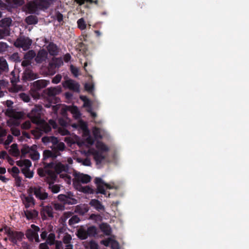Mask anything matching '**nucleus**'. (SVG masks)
<instances>
[{"label":"nucleus","instance_id":"obj_1","mask_svg":"<svg viewBox=\"0 0 249 249\" xmlns=\"http://www.w3.org/2000/svg\"><path fill=\"white\" fill-rule=\"evenodd\" d=\"M53 2V0H33L27 2L25 7L30 14H38L40 10L47 9Z\"/></svg>","mask_w":249,"mask_h":249},{"label":"nucleus","instance_id":"obj_2","mask_svg":"<svg viewBox=\"0 0 249 249\" xmlns=\"http://www.w3.org/2000/svg\"><path fill=\"white\" fill-rule=\"evenodd\" d=\"M5 233L7 235L9 241L14 245H17L18 241H21L24 237V233L21 231L12 230L10 228L4 227Z\"/></svg>","mask_w":249,"mask_h":249},{"label":"nucleus","instance_id":"obj_3","mask_svg":"<svg viewBox=\"0 0 249 249\" xmlns=\"http://www.w3.org/2000/svg\"><path fill=\"white\" fill-rule=\"evenodd\" d=\"M50 82L48 80L41 79L34 82L31 84V88L30 91L32 94V96L35 98H37L40 96L38 91L42 89L45 88Z\"/></svg>","mask_w":249,"mask_h":249},{"label":"nucleus","instance_id":"obj_4","mask_svg":"<svg viewBox=\"0 0 249 249\" xmlns=\"http://www.w3.org/2000/svg\"><path fill=\"white\" fill-rule=\"evenodd\" d=\"M32 40L24 36L18 37L14 42V45L16 48H21L23 51L29 50L32 44Z\"/></svg>","mask_w":249,"mask_h":249},{"label":"nucleus","instance_id":"obj_5","mask_svg":"<svg viewBox=\"0 0 249 249\" xmlns=\"http://www.w3.org/2000/svg\"><path fill=\"white\" fill-rule=\"evenodd\" d=\"M41 107L36 106L28 114L27 116L34 124H38L42 122L41 118Z\"/></svg>","mask_w":249,"mask_h":249},{"label":"nucleus","instance_id":"obj_6","mask_svg":"<svg viewBox=\"0 0 249 249\" xmlns=\"http://www.w3.org/2000/svg\"><path fill=\"white\" fill-rule=\"evenodd\" d=\"M34 193L36 197L40 200H44L48 198V194L42 187L37 186L31 187L29 189Z\"/></svg>","mask_w":249,"mask_h":249},{"label":"nucleus","instance_id":"obj_7","mask_svg":"<svg viewBox=\"0 0 249 249\" xmlns=\"http://www.w3.org/2000/svg\"><path fill=\"white\" fill-rule=\"evenodd\" d=\"M94 182L96 185V189L95 190L94 194H101L106 197H110V193L105 190L104 185L105 181L100 178H96L94 179Z\"/></svg>","mask_w":249,"mask_h":249},{"label":"nucleus","instance_id":"obj_8","mask_svg":"<svg viewBox=\"0 0 249 249\" xmlns=\"http://www.w3.org/2000/svg\"><path fill=\"white\" fill-rule=\"evenodd\" d=\"M73 195L71 193H69L67 195L60 194L57 196L58 199L63 202L64 204L72 205L77 203V200L72 198Z\"/></svg>","mask_w":249,"mask_h":249},{"label":"nucleus","instance_id":"obj_9","mask_svg":"<svg viewBox=\"0 0 249 249\" xmlns=\"http://www.w3.org/2000/svg\"><path fill=\"white\" fill-rule=\"evenodd\" d=\"M63 86L65 88H67L71 90L76 92L80 91V85L75 81L69 79L65 81L63 84Z\"/></svg>","mask_w":249,"mask_h":249},{"label":"nucleus","instance_id":"obj_10","mask_svg":"<svg viewBox=\"0 0 249 249\" xmlns=\"http://www.w3.org/2000/svg\"><path fill=\"white\" fill-rule=\"evenodd\" d=\"M41 218L43 220H47L48 217L53 218V208L51 206L47 205L43 207L40 211Z\"/></svg>","mask_w":249,"mask_h":249},{"label":"nucleus","instance_id":"obj_11","mask_svg":"<svg viewBox=\"0 0 249 249\" xmlns=\"http://www.w3.org/2000/svg\"><path fill=\"white\" fill-rule=\"evenodd\" d=\"M39 78L37 73H35L33 71L26 69L23 72L22 76L23 80L24 81H31Z\"/></svg>","mask_w":249,"mask_h":249},{"label":"nucleus","instance_id":"obj_12","mask_svg":"<svg viewBox=\"0 0 249 249\" xmlns=\"http://www.w3.org/2000/svg\"><path fill=\"white\" fill-rule=\"evenodd\" d=\"M48 58V53L44 49L39 50L35 56V61L37 64H40L46 61Z\"/></svg>","mask_w":249,"mask_h":249},{"label":"nucleus","instance_id":"obj_13","mask_svg":"<svg viewBox=\"0 0 249 249\" xmlns=\"http://www.w3.org/2000/svg\"><path fill=\"white\" fill-rule=\"evenodd\" d=\"M46 93L49 97H54L59 94L62 91V88L60 86L51 87L46 89Z\"/></svg>","mask_w":249,"mask_h":249},{"label":"nucleus","instance_id":"obj_14","mask_svg":"<svg viewBox=\"0 0 249 249\" xmlns=\"http://www.w3.org/2000/svg\"><path fill=\"white\" fill-rule=\"evenodd\" d=\"M45 181L47 183L49 182L55 181L57 178V175L55 172L50 170L46 169Z\"/></svg>","mask_w":249,"mask_h":249},{"label":"nucleus","instance_id":"obj_15","mask_svg":"<svg viewBox=\"0 0 249 249\" xmlns=\"http://www.w3.org/2000/svg\"><path fill=\"white\" fill-rule=\"evenodd\" d=\"M54 170L56 174H59L62 172H67L68 166L67 164H63L59 162L55 163L54 166Z\"/></svg>","mask_w":249,"mask_h":249},{"label":"nucleus","instance_id":"obj_16","mask_svg":"<svg viewBox=\"0 0 249 249\" xmlns=\"http://www.w3.org/2000/svg\"><path fill=\"white\" fill-rule=\"evenodd\" d=\"M93 156L94 160L97 164H100L103 160L105 159V157L101 152L97 150H94L91 152Z\"/></svg>","mask_w":249,"mask_h":249},{"label":"nucleus","instance_id":"obj_17","mask_svg":"<svg viewBox=\"0 0 249 249\" xmlns=\"http://www.w3.org/2000/svg\"><path fill=\"white\" fill-rule=\"evenodd\" d=\"M75 178L78 182L83 183H88L91 180V177L88 175L84 174H78L75 176Z\"/></svg>","mask_w":249,"mask_h":249},{"label":"nucleus","instance_id":"obj_18","mask_svg":"<svg viewBox=\"0 0 249 249\" xmlns=\"http://www.w3.org/2000/svg\"><path fill=\"white\" fill-rule=\"evenodd\" d=\"M65 147V143L63 142H58L54 146H51L52 150L55 154H57L58 156L60 155V152L64 151Z\"/></svg>","mask_w":249,"mask_h":249},{"label":"nucleus","instance_id":"obj_19","mask_svg":"<svg viewBox=\"0 0 249 249\" xmlns=\"http://www.w3.org/2000/svg\"><path fill=\"white\" fill-rule=\"evenodd\" d=\"M89 204L98 211L101 210L104 211L105 210L104 206L102 205V203L97 199H91L89 202Z\"/></svg>","mask_w":249,"mask_h":249},{"label":"nucleus","instance_id":"obj_20","mask_svg":"<svg viewBox=\"0 0 249 249\" xmlns=\"http://www.w3.org/2000/svg\"><path fill=\"white\" fill-rule=\"evenodd\" d=\"M76 235L80 240H85L89 237L86 230L83 228L77 230Z\"/></svg>","mask_w":249,"mask_h":249},{"label":"nucleus","instance_id":"obj_21","mask_svg":"<svg viewBox=\"0 0 249 249\" xmlns=\"http://www.w3.org/2000/svg\"><path fill=\"white\" fill-rule=\"evenodd\" d=\"M8 71V65L6 60L4 59H0V75Z\"/></svg>","mask_w":249,"mask_h":249},{"label":"nucleus","instance_id":"obj_22","mask_svg":"<svg viewBox=\"0 0 249 249\" xmlns=\"http://www.w3.org/2000/svg\"><path fill=\"white\" fill-rule=\"evenodd\" d=\"M100 229L106 235H109L111 232V229L110 226L106 223H103L100 225Z\"/></svg>","mask_w":249,"mask_h":249},{"label":"nucleus","instance_id":"obj_23","mask_svg":"<svg viewBox=\"0 0 249 249\" xmlns=\"http://www.w3.org/2000/svg\"><path fill=\"white\" fill-rule=\"evenodd\" d=\"M58 156L57 154L55 153L52 150H45L43 151V160H45L49 158H52L53 159H55Z\"/></svg>","mask_w":249,"mask_h":249},{"label":"nucleus","instance_id":"obj_24","mask_svg":"<svg viewBox=\"0 0 249 249\" xmlns=\"http://www.w3.org/2000/svg\"><path fill=\"white\" fill-rule=\"evenodd\" d=\"M47 49L49 53L52 55H55L58 52L57 46L53 42L49 43Z\"/></svg>","mask_w":249,"mask_h":249},{"label":"nucleus","instance_id":"obj_25","mask_svg":"<svg viewBox=\"0 0 249 249\" xmlns=\"http://www.w3.org/2000/svg\"><path fill=\"white\" fill-rule=\"evenodd\" d=\"M12 19L10 18H5L0 21V26L1 28L10 29L9 27L12 24Z\"/></svg>","mask_w":249,"mask_h":249},{"label":"nucleus","instance_id":"obj_26","mask_svg":"<svg viewBox=\"0 0 249 249\" xmlns=\"http://www.w3.org/2000/svg\"><path fill=\"white\" fill-rule=\"evenodd\" d=\"M25 207L28 208L30 207L31 204L35 205V199L31 195H29L27 196H25L24 200H23Z\"/></svg>","mask_w":249,"mask_h":249},{"label":"nucleus","instance_id":"obj_27","mask_svg":"<svg viewBox=\"0 0 249 249\" xmlns=\"http://www.w3.org/2000/svg\"><path fill=\"white\" fill-rule=\"evenodd\" d=\"M55 181L49 182L48 189L54 194L58 193L60 190V185L54 184Z\"/></svg>","mask_w":249,"mask_h":249},{"label":"nucleus","instance_id":"obj_28","mask_svg":"<svg viewBox=\"0 0 249 249\" xmlns=\"http://www.w3.org/2000/svg\"><path fill=\"white\" fill-rule=\"evenodd\" d=\"M69 110L73 115V117L76 119L80 118L81 113L78 108L76 106H72L69 107Z\"/></svg>","mask_w":249,"mask_h":249},{"label":"nucleus","instance_id":"obj_29","mask_svg":"<svg viewBox=\"0 0 249 249\" xmlns=\"http://www.w3.org/2000/svg\"><path fill=\"white\" fill-rule=\"evenodd\" d=\"M39 124H40L39 129L41 131L47 133L51 131V127L47 123L41 122Z\"/></svg>","mask_w":249,"mask_h":249},{"label":"nucleus","instance_id":"obj_30","mask_svg":"<svg viewBox=\"0 0 249 249\" xmlns=\"http://www.w3.org/2000/svg\"><path fill=\"white\" fill-rule=\"evenodd\" d=\"M12 155L14 157L19 156L20 155V151L18 147L17 143H13L11 146V149L9 150Z\"/></svg>","mask_w":249,"mask_h":249},{"label":"nucleus","instance_id":"obj_31","mask_svg":"<svg viewBox=\"0 0 249 249\" xmlns=\"http://www.w3.org/2000/svg\"><path fill=\"white\" fill-rule=\"evenodd\" d=\"M33 147L34 146L29 147L26 144L24 145L21 149V158L25 157L27 154H30Z\"/></svg>","mask_w":249,"mask_h":249},{"label":"nucleus","instance_id":"obj_32","mask_svg":"<svg viewBox=\"0 0 249 249\" xmlns=\"http://www.w3.org/2000/svg\"><path fill=\"white\" fill-rule=\"evenodd\" d=\"M24 213L26 218L28 220H30L35 218L37 215L38 213L36 210L33 211L26 210L24 211Z\"/></svg>","mask_w":249,"mask_h":249},{"label":"nucleus","instance_id":"obj_33","mask_svg":"<svg viewBox=\"0 0 249 249\" xmlns=\"http://www.w3.org/2000/svg\"><path fill=\"white\" fill-rule=\"evenodd\" d=\"M25 21L28 25L36 24L38 22V19L36 16L30 15L26 17Z\"/></svg>","mask_w":249,"mask_h":249},{"label":"nucleus","instance_id":"obj_34","mask_svg":"<svg viewBox=\"0 0 249 249\" xmlns=\"http://www.w3.org/2000/svg\"><path fill=\"white\" fill-rule=\"evenodd\" d=\"M86 231L89 237H94L97 234V228L94 226H89Z\"/></svg>","mask_w":249,"mask_h":249},{"label":"nucleus","instance_id":"obj_35","mask_svg":"<svg viewBox=\"0 0 249 249\" xmlns=\"http://www.w3.org/2000/svg\"><path fill=\"white\" fill-rule=\"evenodd\" d=\"M88 211L89 209L86 206H77L75 212L81 215H84Z\"/></svg>","mask_w":249,"mask_h":249},{"label":"nucleus","instance_id":"obj_36","mask_svg":"<svg viewBox=\"0 0 249 249\" xmlns=\"http://www.w3.org/2000/svg\"><path fill=\"white\" fill-rule=\"evenodd\" d=\"M56 66H55V64H54L53 62H50L47 67V74L50 75L54 74L56 72Z\"/></svg>","mask_w":249,"mask_h":249},{"label":"nucleus","instance_id":"obj_37","mask_svg":"<svg viewBox=\"0 0 249 249\" xmlns=\"http://www.w3.org/2000/svg\"><path fill=\"white\" fill-rule=\"evenodd\" d=\"M6 2L12 7L21 6L24 2V0H6Z\"/></svg>","mask_w":249,"mask_h":249},{"label":"nucleus","instance_id":"obj_38","mask_svg":"<svg viewBox=\"0 0 249 249\" xmlns=\"http://www.w3.org/2000/svg\"><path fill=\"white\" fill-rule=\"evenodd\" d=\"M79 190L86 194H94L95 193V189H92L89 186H81Z\"/></svg>","mask_w":249,"mask_h":249},{"label":"nucleus","instance_id":"obj_39","mask_svg":"<svg viewBox=\"0 0 249 249\" xmlns=\"http://www.w3.org/2000/svg\"><path fill=\"white\" fill-rule=\"evenodd\" d=\"M36 55V53L33 50H29L28 52H27L26 53H25L24 55V59H27L30 61L34 58H35V56Z\"/></svg>","mask_w":249,"mask_h":249},{"label":"nucleus","instance_id":"obj_40","mask_svg":"<svg viewBox=\"0 0 249 249\" xmlns=\"http://www.w3.org/2000/svg\"><path fill=\"white\" fill-rule=\"evenodd\" d=\"M39 157V153L33 147L29 154V157L33 160H37Z\"/></svg>","mask_w":249,"mask_h":249},{"label":"nucleus","instance_id":"obj_41","mask_svg":"<svg viewBox=\"0 0 249 249\" xmlns=\"http://www.w3.org/2000/svg\"><path fill=\"white\" fill-rule=\"evenodd\" d=\"M10 33V29L2 28V29H0V39H2L5 36H9Z\"/></svg>","mask_w":249,"mask_h":249},{"label":"nucleus","instance_id":"obj_42","mask_svg":"<svg viewBox=\"0 0 249 249\" xmlns=\"http://www.w3.org/2000/svg\"><path fill=\"white\" fill-rule=\"evenodd\" d=\"M21 172L27 178H31L33 177L34 173L30 171L29 168H22Z\"/></svg>","mask_w":249,"mask_h":249},{"label":"nucleus","instance_id":"obj_43","mask_svg":"<svg viewBox=\"0 0 249 249\" xmlns=\"http://www.w3.org/2000/svg\"><path fill=\"white\" fill-rule=\"evenodd\" d=\"M79 217L76 215L72 216L69 220V224L70 226L78 223L80 221Z\"/></svg>","mask_w":249,"mask_h":249},{"label":"nucleus","instance_id":"obj_44","mask_svg":"<svg viewBox=\"0 0 249 249\" xmlns=\"http://www.w3.org/2000/svg\"><path fill=\"white\" fill-rule=\"evenodd\" d=\"M53 18L56 19L59 23L61 22L63 20V15L58 11H56L53 16Z\"/></svg>","mask_w":249,"mask_h":249},{"label":"nucleus","instance_id":"obj_45","mask_svg":"<svg viewBox=\"0 0 249 249\" xmlns=\"http://www.w3.org/2000/svg\"><path fill=\"white\" fill-rule=\"evenodd\" d=\"M17 112L12 108H8L6 110L5 114L7 116L14 118H17Z\"/></svg>","mask_w":249,"mask_h":249},{"label":"nucleus","instance_id":"obj_46","mask_svg":"<svg viewBox=\"0 0 249 249\" xmlns=\"http://www.w3.org/2000/svg\"><path fill=\"white\" fill-rule=\"evenodd\" d=\"M78 27L81 30H84L86 28L87 25L83 18H81L77 20Z\"/></svg>","mask_w":249,"mask_h":249},{"label":"nucleus","instance_id":"obj_47","mask_svg":"<svg viewBox=\"0 0 249 249\" xmlns=\"http://www.w3.org/2000/svg\"><path fill=\"white\" fill-rule=\"evenodd\" d=\"M77 161L79 163H82V164L85 166H90L91 162L89 159L87 158L85 159H82L81 158H78L77 159Z\"/></svg>","mask_w":249,"mask_h":249},{"label":"nucleus","instance_id":"obj_48","mask_svg":"<svg viewBox=\"0 0 249 249\" xmlns=\"http://www.w3.org/2000/svg\"><path fill=\"white\" fill-rule=\"evenodd\" d=\"M75 1L79 5H82L84 4L85 1H87L90 3H95V4H97L98 3V0H75Z\"/></svg>","mask_w":249,"mask_h":249},{"label":"nucleus","instance_id":"obj_49","mask_svg":"<svg viewBox=\"0 0 249 249\" xmlns=\"http://www.w3.org/2000/svg\"><path fill=\"white\" fill-rule=\"evenodd\" d=\"M96 146L98 149L102 151L107 152L108 150L107 146L102 142L98 143Z\"/></svg>","mask_w":249,"mask_h":249},{"label":"nucleus","instance_id":"obj_50","mask_svg":"<svg viewBox=\"0 0 249 249\" xmlns=\"http://www.w3.org/2000/svg\"><path fill=\"white\" fill-rule=\"evenodd\" d=\"M26 235L27 237L29 238L30 237H35L36 236H37V233L36 232L33 231L31 229H28L27 231Z\"/></svg>","mask_w":249,"mask_h":249},{"label":"nucleus","instance_id":"obj_51","mask_svg":"<svg viewBox=\"0 0 249 249\" xmlns=\"http://www.w3.org/2000/svg\"><path fill=\"white\" fill-rule=\"evenodd\" d=\"M54 209L56 211H63L65 209L64 204H60L59 203H55L53 204Z\"/></svg>","mask_w":249,"mask_h":249},{"label":"nucleus","instance_id":"obj_52","mask_svg":"<svg viewBox=\"0 0 249 249\" xmlns=\"http://www.w3.org/2000/svg\"><path fill=\"white\" fill-rule=\"evenodd\" d=\"M89 249H99L98 244L94 240H91L89 243Z\"/></svg>","mask_w":249,"mask_h":249},{"label":"nucleus","instance_id":"obj_53","mask_svg":"<svg viewBox=\"0 0 249 249\" xmlns=\"http://www.w3.org/2000/svg\"><path fill=\"white\" fill-rule=\"evenodd\" d=\"M71 72L75 77H77L79 75V70L77 68L71 65L70 67Z\"/></svg>","mask_w":249,"mask_h":249},{"label":"nucleus","instance_id":"obj_54","mask_svg":"<svg viewBox=\"0 0 249 249\" xmlns=\"http://www.w3.org/2000/svg\"><path fill=\"white\" fill-rule=\"evenodd\" d=\"M20 97L25 102L28 103L30 100V96L28 94H27L25 93H20Z\"/></svg>","mask_w":249,"mask_h":249},{"label":"nucleus","instance_id":"obj_55","mask_svg":"<svg viewBox=\"0 0 249 249\" xmlns=\"http://www.w3.org/2000/svg\"><path fill=\"white\" fill-rule=\"evenodd\" d=\"M8 45L6 43L0 42V53H3L7 51Z\"/></svg>","mask_w":249,"mask_h":249},{"label":"nucleus","instance_id":"obj_56","mask_svg":"<svg viewBox=\"0 0 249 249\" xmlns=\"http://www.w3.org/2000/svg\"><path fill=\"white\" fill-rule=\"evenodd\" d=\"M52 62L54 64H55L56 68L60 67L63 64L62 60L59 58H55V59H53Z\"/></svg>","mask_w":249,"mask_h":249},{"label":"nucleus","instance_id":"obj_57","mask_svg":"<svg viewBox=\"0 0 249 249\" xmlns=\"http://www.w3.org/2000/svg\"><path fill=\"white\" fill-rule=\"evenodd\" d=\"M55 240V236L54 234L53 233H50L49 234L47 241L49 244L50 245H52L53 244Z\"/></svg>","mask_w":249,"mask_h":249},{"label":"nucleus","instance_id":"obj_58","mask_svg":"<svg viewBox=\"0 0 249 249\" xmlns=\"http://www.w3.org/2000/svg\"><path fill=\"white\" fill-rule=\"evenodd\" d=\"M43 164L44 165V168L46 169H53L55 165V163L53 162H51L50 163H46L44 162Z\"/></svg>","mask_w":249,"mask_h":249},{"label":"nucleus","instance_id":"obj_59","mask_svg":"<svg viewBox=\"0 0 249 249\" xmlns=\"http://www.w3.org/2000/svg\"><path fill=\"white\" fill-rule=\"evenodd\" d=\"M61 78V75L58 74L53 78L52 82L53 84H58L60 82Z\"/></svg>","mask_w":249,"mask_h":249},{"label":"nucleus","instance_id":"obj_60","mask_svg":"<svg viewBox=\"0 0 249 249\" xmlns=\"http://www.w3.org/2000/svg\"><path fill=\"white\" fill-rule=\"evenodd\" d=\"M46 169L44 168H39L37 169V174L40 177H46Z\"/></svg>","mask_w":249,"mask_h":249},{"label":"nucleus","instance_id":"obj_61","mask_svg":"<svg viewBox=\"0 0 249 249\" xmlns=\"http://www.w3.org/2000/svg\"><path fill=\"white\" fill-rule=\"evenodd\" d=\"M112 240L111 238H108L107 239L102 240L101 243L106 247H108L110 244L111 245Z\"/></svg>","mask_w":249,"mask_h":249},{"label":"nucleus","instance_id":"obj_62","mask_svg":"<svg viewBox=\"0 0 249 249\" xmlns=\"http://www.w3.org/2000/svg\"><path fill=\"white\" fill-rule=\"evenodd\" d=\"M85 89L87 91L91 92L93 90L94 85L92 84L86 83L85 85Z\"/></svg>","mask_w":249,"mask_h":249},{"label":"nucleus","instance_id":"obj_63","mask_svg":"<svg viewBox=\"0 0 249 249\" xmlns=\"http://www.w3.org/2000/svg\"><path fill=\"white\" fill-rule=\"evenodd\" d=\"M12 77L11 78V82L13 84H16L18 81V78L17 77L14 71L11 72Z\"/></svg>","mask_w":249,"mask_h":249},{"label":"nucleus","instance_id":"obj_64","mask_svg":"<svg viewBox=\"0 0 249 249\" xmlns=\"http://www.w3.org/2000/svg\"><path fill=\"white\" fill-rule=\"evenodd\" d=\"M111 247L112 249H120L118 243L114 240L111 243Z\"/></svg>","mask_w":249,"mask_h":249}]
</instances>
